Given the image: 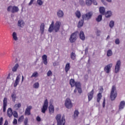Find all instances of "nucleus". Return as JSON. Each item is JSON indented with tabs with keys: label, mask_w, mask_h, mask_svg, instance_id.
<instances>
[{
	"label": "nucleus",
	"mask_w": 125,
	"mask_h": 125,
	"mask_svg": "<svg viewBox=\"0 0 125 125\" xmlns=\"http://www.w3.org/2000/svg\"><path fill=\"white\" fill-rule=\"evenodd\" d=\"M61 25H62V23L60 21H56L55 24L54 21H52L48 28V32L49 33H52L53 31H55L56 33L59 32Z\"/></svg>",
	"instance_id": "1"
},
{
	"label": "nucleus",
	"mask_w": 125,
	"mask_h": 125,
	"mask_svg": "<svg viewBox=\"0 0 125 125\" xmlns=\"http://www.w3.org/2000/svg\"><path fill=\"white\" fill-rule=\"evenodd\" d=\"M56 119L57 122V125H65V117L62 116L61 118V114H58L56 117Z\"/></svg>",
	"instance_id": "2"
},
{
	"label": "nucleus",
	"mask_w": 125,
	"mask_h": 125,
	"mask_svg": "<svg viewBox=\"0 0 125 125\" xmlns=\"http://www.w3.org/2000/svg\"><path fill=\"white\" fill-rule=\"evenodd\" d=\"M117 90H116V87L115 86H113L111 89V92L110 93V99L111 100H115L116 98L117 97Z\"/></svg>",
	"instance_id": "3"
},
{
	"label": "nucleus",
	"mask_w": 125,
	"mask_h": 125,
	"mask_svg": "<svg viewBox=\"0 0 125 125\" xmlns=\"http://www.w3.org/2000/svg\"><path fill=\"white\" fill-rule=\"evenodd\" d=\"M78 36H79V32L78 31H76L72 33L70 35V37L69 38L70 42L71 43L75 42L77 41V39H78Z\"/></svg>",
	"instance_id": "4"
},
{
	"label": "nucleus",
	"mask_w": 125,
	"mask_h": 125,
	"mask_svg": "<svg viewBox=\"0 0 125 125\" xmlns=\"http://www.w3.org/2000/svg\"><path fill=\"white\" fill-rule=\"evenodd\" d=\"M64 105L67 109H71L73 107V103L69 98H67L64 103Z\"/></svg>",
	"instance_id": "5"
},
{
	"label": "nucleus",
	"mask_w": 125,
	"mask_h": 125,
	"mask_svg": "<svg viewBox=\"0 0 125 125\" xmlns=\"http://www.w3.org/2000/svg\"><path fill=\"white\" fill-rule=\"evenodd\" d=\"M47 108H48V101H47V99H46L41 108V112L43 113V114H45L46 110H47Z\"/></svg>",
	"instance_id": "6"
},
{
	"label": "nucleus",
	"mask_w": 125,
	"mask_h": 125,
	"mask_svg": "<svg viewBox=\"0 0 125 125\" xmlns=\"http://www.w3.org/2000/svg\"><path fill=\"white\" fill-rule=\"evenodd\" d=\"M92 17V13L88 12L82 16V19L84 21H88Z\"/></svg>",
	"instance_id": "7"
},
{
	"label": "nucleus",
	"mask_w": 125,
	"mask_h": 125,
	"mask_svg": "<svg viewBox=\"0 0 125 125\" xmlns=\"http://www.w3.org/2000/svg\"><path fill=\"white\" fill-rule=\"evenodd\" d=\"M21 80V74H19L16 78V80L14 83V86L16 87L19 84V83L20 82V80Z\"/></svg>",
	"instance_id": "8"
},
{
	"label": "nucleus",
	"mask_w": 125,
	"mask_h": 125,
	"mask_svg": "<svg viewBox=\"0 0 125 125\" xmlns=\"http://www.w3.org/2000/svg\"><path fill=\"white\" fill-rule=\"evenodd\" d=\"M120 68H121V61L118 60L116 64L115 65V73H119Z\"/></svg>",
	"instance_id": "9"
},
{
	"label": "nucleus",
	"mask_w": 125,
	"mask_h": 125,
	"mask_svg": "<svg viewBox=\"0 0 125 125\" xmlns=\"http://www.w3.org/2000/svg\"><path fill=\"white\" fill-rule=\"evenodd\" d=\"M112 66H113V63H109L105 66L104 70L105 71L106 74H109L110 73Z\"/></svg>",
	"instance_id": "10"
},
{
	"label": "nucleus",
	"mask_w": 125,
	"mask_h": 125,
	"mask_svg": "<svg viewBox=\"0 0 125 125\" xmlns=\"http://www.w3.org/2000/svg\"><path fill=\"white\" fill-rule=\"evenodd\" d=\"M32 107L31 105L27 107L24 112L25 116H30V115H31V110H32Z\"/></svg>",
	"instance_id": "11"
},
{
	"label": "nucleus",
	"mask_w": 125,
	"mask_h": 125,
	"mask_svg": "<svg viewBox=\"0 0 125 125\" xmlns=\"http://www.w3.org/2000/svg\"><path fill=\"white\" fill-rule=\"evenodd\" d=\"M7 106V98H4L3 100V111H6V106Z\"/></svg>",
	"instance_id": "12"
},
{
	"label": "nucleus",
	"mask_w": 125,
	"mask_h": 125,
	"mask_svg": "<svg viewBox=\"0 0 125 125\" xmlns=\"http://www.w3.org/2000/svg\"><path fill=\"white\" fill-rule=\"evenodd\" d=\"M57 16L58 18H63V17H64V12L61 10L58 11L57 12Z\"/></svg>",
	"instance_id": "13"
},
{
	"label": "nucleus",
	"mask_w": 125,
	"mask_h": 125,
	"mask_svg": "<svg viewBox=\"0 0 125 125\" xmlns=\"http://www.w3.org/2000/svg\"><path fill=\"white\" fill-rule=\"evenodd\" d=\"M18 26L20 28H23L25 26V22L23 20H20L18 22Z\"/></svg>",
	"instance_id": "14"
},
{
	"label": "nucleus",
	"mask_w": 125,
	"mask_h": 125,
	"mask_svg": "<svg viewBox=\"0 0 125 125\" xmlns=\"http://www.w3.org/2000/svg\"><path fill=\"white\" fill-rule=\"evenodd\" d=\"M79 36L80 39H81L82 41H84L85 40V36L84 35V33H83V31H80Z\"/></svg>",
	"instance_id": "15"
},
{
	"label": "nucleus",
	"mask_w": 125,
	"mask_h": 125,
	"mask_svg": "<svg viewBox=\"0 0 125 125\" xmlns=\"http://www.w3.org/2000/svg\"><path fill=\"white\" fill-rule=\"evenodd\" d=\"M7 116H8V117H9V118H11V117H12L13 112H12V109L11 108H9L7 109Z\"/></svg>",
	"instance_id": "16"
},
{
	"label": "nucleus",
	"mask_w": 125,
	"mask_h": 125,
	"mask_svg": "<svg viewBox=\"0 0 125 125\" xmlns=\"http://www.w3.org/2000/svg\"><path fill=\"white\" fill-rule=\"evenodd\" d=\"M125 102L123 101L120 102L119 104V111H122L124 108H125Z\"/></svg>",
	"instance_id": "17"
},
{
	"label": "nucleus",
	"mask_w": 125,
	"mask_h": 125,
	"mask_svg": "<svg viewBox=\"0 0 125 125\" xmlns=\"http://www.w3.org/2000/svg\"><path fill=\"white\" fill-rule=\"evenodd\" d=\"M42 59L44 65H47V56L46 55H43L42 56Z\"/></svg>",
	"instance_id": "18"
},
{
	"label": "nucleus",
	"mask_w": 125,
	"mask_h": 125,
	"mask_svg": "<svg viewBox=\"0 0 125 125\" xmlns=\"http://www.w3.org/2000/svg\"><path fill=\"white\" fill-rule=\"evenodd\" d=\"M44 23H42L40 25V32L41 35H43V32H44Z\"/></svg>",
	"instance_id": "19"
},
{
	"label": "nucleus",
	"mask_w": 125,
	"mask_h": 125,
	"mask_svg": "<svg viewBox=\"0 0 125 125\" xmlns=\"http://www.w3.org/2000/svg\"><path fill=\"white\" fill-rule=\"evenodd\" d=\"M93 90H92L91 91V92L89 93L88 94V101H90V100H91V99H92L93 97Z\"/></svg>",
	"instance_id": "20"
},
{
	"label": "nucleus",
	"mask_w": 125,
	"mask_h": 125,
	"mask_svg": "<svg viewBox=\"0 0 125 125\" xmlns=\"http://www.w3.org/2000/svg\"><path fill=\"white\" fill-rule=\"evenodd\" d=\"M76 17L77 18H78V19H80L81 18V17L82 16V14H81V11L77 10L75 13Z\"/></svg>",
	"instance_id": "21"
},
{
	"label": "nucleus",
	"mask_w": 125,
	"mask_h": 125,
	"mask_svg": "<svg viewBox=\"0 0 125 125\" xmlns=\"http://www.w3.org/2000/svg\"><path fill=\"white\" fill-rule=\"evenodd\" d=\"M94 0H86L85 4L87 6H90L92 4V2H93Z\"/></svg>",
	"instance_id": "22"
},
{
	"label": "nucleus",
	"mask_w": 125,
	"mask_h": 125,
	"mask_svg": "<svg viewBox=\"0 0 125 125\" xmlns=\"http://www.w3.org/2000/svg\"><path fill=\"white\" fill-rule=\"evenodd\" d=\"M19 11V8L18 7L14 6H13V10L12 11V13H15Z\"/></svg>",
	"instance_id": "23"
},
{
	"label": "nucleus",
	"mask_w": 125,
	"mask_h": 125,
	"mask_svg": "<svg viewBox=\"0 0 125 125\" xmlns=\"http://www.w3.org/2000/svg\"><path fill=\"white\" fill-rule=\"evenodd\" d=\"M99 11L101 14L104 15L105 14V8L104 7H100L99 8Z\"/></svg>",
	"instance_id": "24"
},
{
	"label": "nucleus",
	"mask_w": 125,
	"mask_h": 125,
	"mask_svg": "<svg viewBox=\"0 0 125 125\" xmlns=\"http://www.w3.org/2000/svg\"><path fill=\"white\" fill-rule=\"evenodd\" d=\"M83 21H84V20H83V19L79 21V22L78 23V28H82V26H83Z\"/></svg>",
	"instance_id": "25"
},
{
	"label": "nucleus",
	"mask_w": 125,
	"mask_h": 125,
	"mask_svg": "<svg viewBox=\"0 0 125 125\" xmlns=\"http://www.w3.org/2000/svg\"><path fill=\"white\" fill-rule=\"evenodd\" d=\"M49 112L50 114H52L54 112V107L53 105H50L49 107Z\"/></svg>",
	"instance_id": "26"
},
{
	"label": "nucleus",
	"mask_w": 125,
	"mask_h": 125,
	"mask_svg": "<svg viewBox=\"0 0 125 125\" xmlns=\"http://www.w3.org/2000/svg\"><path fill=\"white\" fill-rule=\"evenodd\" d=\"M69 70H70V63L68 62L66 64L65 67V72L67 73L69 72Z\"/></svg>",
	"instance_id": "27"
},
{
	"label": "nucleus",
	"mask_w": 125,
	"mask_h": 125,
	"mask_svg": "<svg viewBox=\"0 0 125 125\" xmlns=\"http://www.w3.org/2000/svg\"><path fill=\"white\" fill-rule=\"evenodd\" d=\"M101 98H102V94H101V93H99L97 97V101L98 103L100 102Z\"/></svg>",
	"instance_id": "28"
},
{
	"label": "nucleus",
	"mask_w": 125,
	"mask_h": 125,
	"mask_svg": "<svg viewBox=\"0 0 125 125\" xmlns=\"http://www.w3.org/2000/svg\"><path fill=\"white\" fill-rule=\"evenodd\" d=\"M105 16L106 18H109L112 16V12L110 11H107L105 14Z\"/></svg>",
	"instance_id": "29"
},
{
	"label": "nucleus",
	"mask_w": 125,
	"mask_h": 125,
	"mask_svg": "<svg viewBox=\"0 0 125 125\" xmlns=\"http://www.w3.org/2000/svg\"><path fill=\"white\" fill-rule=\"evenodd\" d=\"M19 108H21V103L17 104L14 106V109L15 110H18V109H19Z\"/></svg>",
	"instance_id": "30"
},
{
	"label": "nucleus",
	"mask_w": 125,
	"mask_h": 125,
	"mask_svg": "<svg viewBox=\"0 0 125 125\" xmlns=\"http://www.w3.org/2000/svg\"><path fill=\"white\" fill-rule=\"evenodd\" d=\"M18 68H19V64H18V63H17L12 68V71L16 72V71H17V69H18Z\"/></svg>",
	"instance_id": "31"
},
{
	"label": "nucleus",
	"mask_w": 125,
	"mask_h": 125,
	"mask_svg": "<svg viewBox=\"0 0 125 125\" xmlns=\"http://www.w3.org/2000/svg\"><path fill=\"white\" fill-rule=\"evenodd\" d=\"M12 37L14 41H18V38L17 37V33H16V32L13 33Z\"/></svg>",
	"instance_id": "32"
},
{
	"label": "nucleus",
	"mask_w": 125,
	"mask_h": 125,
	"mask_svg": "<svg viewBox=\"0 0 125 125\" xmlns=\"http://www.w3.org/2000/svg\"><path fill=\"white\" fill-rule=\"evenodd\" d=\"M70 84L71 87L75 86V85L76 84V82H75V80L73 79H71L70 80Z\"/></svg>",
	"instance_id": "33"
},
{
	"label": "nucleus",
	"mask_w": 125,
	"mask_h": 125,
	"mask_svg": "<svg viewBox=\"0 0 125 125\" xmlns=\"http://www.w3.org/2000/svg\"><path fill=\"white\" fill-rule=\"evenodd\" d=\"M96 21L97 22H101V21H102V15H99L96 19Z\"/></svg>",
	"instance_id": "34"
},
{
	"label": "nucleus",
	"mask_w": 125,
	"mask_h": 125,
	"mask_svg": "<svg viewBox=\"0 0 125 125\" xmlns=\"http://www.w3.org/2000/svg\"><path fill=\"white\" fill-rule=\"evenodd\" d=\"M38 77H39V73L36 71L32 74L31 78H38Z\"/></svg>",
	"instance_id": "35"
},
{
	"label": "nucleus",
	"mask_w": 125,
	"mask_h": 125,
	"mask_svg": "<svg viewBox=\"0 0 125 125\" xmlns=\"http://www.w3.org/2000/svg\"><path fill=\"white\" fill-rule=\"evenodd\" d=\"M11 98L14 102H15L16 100V94L15 93H13L11 95Z\"/></svg>",
	"instance_id": "36"
},
{
	"label": "nucleus",
	"mask_w": 125,
	"mask_h": 125,
	"mask_svg": "<svg viewBox=\"0 0 125 125\" xmlns=\"http://www.w3.org/2000/svg\"><path fill=\"white\" fill-rule=\"evenodd\" d=\"M70 58L72 60H75L76 59V54L74 52H72L70 54Z\"/></svg>",
	"instance_id": "37"
},
{
	"label": "nucleus",
	"mask_w": 125,
	"mask_h": 125,
	"mask_svg": "<svg viewBox=\"0 0 125 125\" xmlns=\"http://www.w3.org/2000/svg\"><path fill=\"white\" fill-rule=\"evenodd\" d=\"M33 88H39V87H40V83H39L38 82H36L33 84Z\"/></svg>",
	"instance_id": "38"
},
{
	"label": "nucleus",
	"mask_w": 125,
	"mask_h": 125,
	"mask_svg": "<svg viewBox=\"0 0 125 125\" xmlns=\"http://www.w3.org/2000/svg\"><path fill=\"white\" fill-rule=\"evenodd\" d=\"M114 26H115V22H114V21H110L109 22L110 28H113Z\"/></svg>",
	"instance_id": "39"
},
{
	"label": "nucleus",
	"mask_w": 125,
	"mask_h": 125,
	"mask_svg": "<svg viewBox=\"0 0 125 125\" xmlns=\"http://www.w3.org/2000/svg\"><path fill=\"white\" fill-rule=\"evenodd\" d=\"M74 86H76V88L77 89L82 87V86H81V83L80 82H76Z\"/></svg>",
	"instance_id": "40"
},
{
	"label": "nucleus",
	"mask_w": 125,
	"mask_h": 125,
	"mask_svg": "<svg viewBox=\"0 0 125 125\" xmlns=\"http://www.w3.org/2000/svg\"><path fill=\"white\" fill-rule=\"evenodd\" d=\"M79 3L82 6L85 5V2L84 0H79Z\"/></svg>",
	"instance_id": "41"
},
{
	"label": "nucleus",
	"mask_w": 125,
	"mask_h": 125,
	"mask_svg": "<svg viewBox=\"0 0 125 125\" xmlns=\"http://www.w3.org/2000/svg\"><path fill=\"white\" fill-rule=\"evenodd\" d=\"M113 54V52H112V50H108L107 52V55L109 57V56H112Z\"/></svg>",
	"instance_id": "42"
},
{
	"label": "nucleus",
	"mask_w": 125,
	"mask_h": 125,
	"mask_svg": "<svg viewBox=\"0 0 125 125\" xmlns=\"http://www.w3.org/2000/svg\"><path fill=\"white\" fill-rule=\"evenodd\" d=\"M13 115L14 118H18V113H17V111H14L13 112Z\"/></svg>",
	"instance_id": "43"
},
{
	"label": "nucleus",
	"mask_w": 125,
	"mask_h": 125,
	"mask_svg": "<svg viewBox=\"0 0 125 125\" xmlns=\"http://www.w3.org/2000/svg\"><path fill=\"white\" fill-rule=\"evenodd\" d=\"M12 10H13V6H10L7 8V11L11 12L12 13Z\"/></svg>",
	"instance_id": "44"
},
{
	"label": "nucleus",
	"mask_w": 125,
	"mask_h": 125,
	"mask_svg": "<svg viewBox=\"0 0 125 125\" xmlns=\"http://www.w3.org/2000/svg\"><path fill=\"white\" fill-rule=\"evenodd\" d=\"M47 77H51V76H52V72L51 70L48 71L47 72Z\"/></svg>",
	"instance_id": "45"
},
{
	"label": "nucleus",
	"mask_w": 125,
	"mask_h": 125,
	"mask_svg": "<svg viewBox=\"0 0 125 125\" xmlns=\"http://www.w3.org/2000/svg\"><path fill=\"white\" fill-rule=\"evenodd\" d=\"M79 111L78 110H75L74 114V117L77 118V117L79 116Z\"/></svg>",
	"instance_id": "46"
},
{
	"label": "nucleus",
	"mask_w": 125,
	"mask_h": 125,
	"mask_svg": "<svg viewBox=\"0 0 125 125\" xmlns=\"http://www.w3.org/2000/svg\"><path fill=\"white\" fill-rule=\"evenodd\" d=\"M37 3L39 5H42V4L43 3V2L42 0H37Z\"/></svg>",
	"instance_id": "47"
},
{
	"label": "nucleus",
	"mask_w": 125,
	"mask_h": 125,
	"mask_svg": "<svg viewBox=\"0 0 125 125\" xmlns=\"http://www.w3.org/2000/svg\"><path fill=\"white\" fill-rule=\"evenodd\" d=\"M103 87L102 86H100L99 87V93H101V94H102V92H103Z\"/></svg>",
	"instance_id": "48"
},
{
	"label": "nucleus",
	"mask_w": 125,
	"mask_h": 125,
	"mask_svg": "<svg viewBox=\"0 0 125 125\" xmlns=\"http://www.w3.org/2000/svg\"><path fill=\"white\" fill-rule=\"evenodd\" d=\"M23 120H24V116L22 115L19 118L18 122H22Z\"/></svg>",
	"instance_id": "49"
},
{
	"label": "nucleus",
	"mask_w": 125,
	"mask_h": 125,
	"mask_svg": "<svg viewBox=\"0 0 125 125\" xmlns=\"http://www.w3.org/2000/svg\"><path fill=\"white\" fill-rule=\"evenodd\" d=\"M115 43L116 44H119L120 43V40L119 39H117L115 40Z\"/></svg>",
	"instance_id": "50"
},
{
	"label": "nucleus",
	"mask_w": 125,
	"mask_h": 125,
	"mask_svg": "<svg viewBox=\"0 0 125 125\" xmlns=\"http://www.w3.org/2000/svg\"><path fill=\"white\" fill-rule=\"evenodd\" d=\"M13 125H17V120L16 119H14L13 122Z\"/></svg>",
	"instance_id": "51"
},
{
	"label": "nucleus",
	"mask_w": 125,
	"mask_h": 125,
	"mask_svg": "<svg viewBox=\"0 0 125 125\" xmlns=\"http://www.w3.org/2000/svg\"><path fill=\"white\" fill-rule=\"evenodd\" d=\"M27 124H28V118H25V119L24 120V125H26Z\"/></svg>",
	"instance_id": "52"
},
{
	"label": "nucleus",
	"mask_w": 125,
	"mask_h": 125,
	"mask_svg": "<svg viewBox=\"0 0 125 125\" xmlns=\"http://www.w3.org/2000/svg\"><path fill=\"white\" fill-rule=\"evenodd\" d=\"M3 121V119L2 118V117H1L0 118V125H2Z\"/></svg>",
	"instance_id": "53"
},
{
	"label": "nucleus",
	"mask_w": 125,
	"mask_h": 125,
	"mask_svg": "<svg viewBox=\"0 0 125 125\" xmlns=\"http://www.w3.org/2000/svg\"><path fill=\"white\" fill-rule=\"evenodd\" d=\"M36 120L37 121V122H41V117H40L39 116H37L36 118Z\"/></svg>",
	"instance_id": "54"
},
{
	"label": "nucleus",
	"mask_w": 125,
	"mask_h": 125,
	"mask_svg": "<svg viewBox=\"0 0 125 125\" xmlns=\"http://www.w3.org/2000/svg\"><path fill=\"white\" fill-rule=\"evenodd\" d=\"M77 89H78L79 93H82V87H80V88H77Z\"/></svg>",
	"instance_id": "55"
},
{
	"label": "nucleus",
	"mask_w": 125,
	"mask_h": 125,
	"mask_svg": "<svg viewBox=\"0 0 125 125\" xmlns=\"http://www.w3.org/2000/svg\"><path fill=\"white\" fill-rule=\"evenodd\" d=\"M33 2H34V0H31L30 2L28 3V5L31 6L33 4Z\"/></svg>",
	"instance_id": "56"
},
{
	"label": "nucleus",
	"mask_w": 125,
	"mask_h": 125,
	"mask_svg": "<svg viewBox=\"0 0 125 125\" xmlns=\"http://www.w3.org/2000/svg\"><path fill=\"white\" fill-rule=\"evenodd\" d=\"M100 30H97V36H100Z\"/></svg>",
	"instance_id": "57"
},
{
	"label": "nucleus",
	"mask_w": 125,
	"mask_h": 125,
	"mask_svg": "<svg viewBox=\"0 0 125 125\" xmlns=\"http://www.w3.org/2000/svg\"><path fill=\"white\" fill-rule=\"evenodd\" d=\"M103 106L104 108L105 107V100H104L103 103Z\"/></svg>",
	"instance_id": "58"
},
{
	"label": "nucleus",
	"mask_w": 125,
	"mask_h": 125,
	"mask_svg": "<svg viewBox=\"0 0 125 125\" xmlns=\"http://www.w3.org/2000/svg\"><path fill=\"white\" fill-rule=\"evenodd\" d=\"M8 123L7 122V121H5V123L3 125H8Z\"/></svg>",
	"instance_id": "59"
},
{
	"label": "nucleus",
	"mask_w": 125,
	"mask_h": 125,
	"mask_svg": "<svg viewBox=\"0 0 125 125\" xmlns=\"http://www.w3.org/2000/svg\"><path fill=\"white\" fill-rule=\"evenodd\" d=\"M24 82V76H22L21 83Z\"/></svg>",
	"instance_id": "60"
},
{
	"label": "nucleus",
	"mask_w": 125,
	"mask_h": 125,
	"mask_svg": "<svg viewBox=\"0 0 125 125\" xmlns=\"http://www.w3.org/2000/svg\"><path fill=\"white\" fill-rule=\"evenodd\" d=\"M106 1H107L108 2H112V0H106Z\"/></svg>",
	"instance_id": "61"
},
{
	"label": "nucleus",
	"mask_w": 125,
	"mask_h": 125,
	"mask_svg": "<svg viewBox=\"0 0 125 125\" xmlns=\"http://www.w3.org/2000/svg\"><path fill=\"white\" fill-rule=\"evenodd\" d=\"M102 2H103L104 4H106V3L104 2V0H102Z\"/></svg>",
	"instance_id": "62"
},
{
	"label": "nucleus",
	"mask_w": 125,
	"mask_h": 125,
	"mask_svg": "<svg viewBox=\"0 0 125 125\" xmlns=\"http://www.w3.org/2000/svg\"><path fill=\"white\" fill-rule=\"evenodd\" d=\"M94 5H97V1L94 2Z\"/></svg>",
	"instance_id": "63"
},
{
	"label": "nucleus",
	"mask_w": 125,
	"mask_h": 125,
	"mask_svg": "<svg viewBox=\"0 0 125 125\" xmlns=\"http://www.w3.org/2000/svg\"><path fill=\"white\" fill-rule=\"evenodd\" d=\"M74 93H77V89H75L74 91Z\"/></svg>",
	"instance_id": "64"
}]
</instances>
